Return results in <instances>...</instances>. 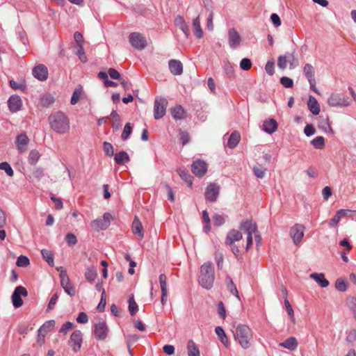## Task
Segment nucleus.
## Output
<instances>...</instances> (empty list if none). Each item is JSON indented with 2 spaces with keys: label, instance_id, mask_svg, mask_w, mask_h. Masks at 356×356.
<instances>
[{
  "label": "nucleus",
  "instance_id": "nucleus-61",
  "mask_svg": "<svg viewBox=\"0 0 356 356\" xmlns=\"http://www.w3.org/2000/svg\"><path fill=\"white\" fill-rule=\"evenodd\" d=\"M59 298V294L58 292L55 293L52 297L51 298L47 306V309L51 310L54 308V306L56 305L58 300Z\"/></svg>",
  "mask_w": 356,
  "mask_h": 356
},
{
  "label": "nucleus",
  "instance_id": "nucleus-27",
  "mask_svg": "<svg viewBox=\"0 0 356 356\" xmlns=\"http://www.w3.org/2000/svg\"><path fill=\"white\" fill-rule=\"evenodd\" d=\"M170 112L172 118L176 120H182L186 118V112L184 108L180 105L172 108Z\"/></svg>",
  "mask_w": 356,
  "mask_h": 356
},
{
  "label": "nucleus",
  "instance_id": "nucleus-5",
  "mask_svg": "<svg viewBox=\"0 0 356 356\" xmlns=\"http://www.w3.org/2000/svg\"><path fill=\"white\" fill-rule=\"evenodd\" d=\"M129 41L131 46L136 49L143 50L147 44L146 38L138 32H133L129 35Z\"/></svg>",
  "mask_w": 356,
  "mask_h": 356
},
{
  "label": "nucleus",
  "instance_id": "nucleus-34",
  "mask_svg": "<svg viewBox=\"0 0 356 356\" xmlns=\"http://www.w3.org/2000/svg\"><path fill=\"white\" fill-rule=\"evenodd\" d=\"M303 73L308 81L315 79L314 67L309 63H307L303 67Z\"/></svg>",
  "mask_w": 356,
  "mask_h": 356
},
{
  "label": "nucleus",
  "instance_id": "nucleus-40",
  "mask_svg": "<svg viewBox=\"0 0 356 356\" xmlns=\"http://www.w3.org/2000/svg\"><path fill=\"white\" fill-rule=\"evenodd\" d=\"M55 325V321L54 320H49L46 321L38 330L39 337L42 332L47 333L50 331Z\"/></svg>",
  "mask_w": 356,
  "mask_h": 356
},
{
  "label": "nucleus",
  "instance_id": "nucleus-23",
  "mask_svg": "<svg viewBox=\"0 0 356 356\" xmlns=\"http://www.w3.org/2000/svg\"><path fill=\"white\" fill-rule=\"evenodd\" d=\"M8 105L11 112H16L22 107V99L17 95H12L8 100Z\"/></svg>",
  "mask_w": 356,
  "mask_h": 356
},
{
  "label": "nucleus",
  "instance_id": "nucleus-63",
  "mask_svg": "<svg viewBox=\"0 0 356 356\" xmlns=\"http://www.w3.org/2000/svg\"><path fill=\"white\" fill-rule=\"evenodd\" d=\"M252 65L251 60L249 58H243L240 63V67L243 70H248Z\"/></svg>",
  "mask_w": 356,
  "mask_h": 356
},
{
  "label": "nucleus",
  "instance_id": "nucleus-25",
  "mask_svg": "<svg viewBox=\"0 0 356 356\" xmlns=\"http://www.w3.org/2000/svg\"><path fill=\"white\" fill-rule=\"evenodd\" d=\"M277 129V123L274 119L265 120L263 123V130L267 134H271L276 131Z\"/></svg>",
  "mask_w": 356,
  "mask_h": 356
},
{
  "label": "nucleus",
  "instance_id": "nucleus-38",
  "mask_svg": "<svg viewBox=\"0 0 356 356\" xmlns=\"http://www.w3.org/2000/svg\"><path fill=\"white\" fill-rule=\"evenodd\" d=\"M41 254L43 259L48 263V264L51 266H54V260L52 252L47 249H43L41 250Z\"/></svg>",
  "mask_w": 356,
  "mask_h": 356
},
{
  "label": "nucleus",
  "instance_id": "nucleus-42",
  "mask_svg": "<svg viewBox=\"0 0 356 356\" xmlns=\"http://www.w3.org/2000/svg\"><path fill=\"white\" fill-rule=\"evenodd\" d=\"M138 310V306L134 300V296L131 295L129 298V312L131 316L136 314Z\"/></svg>",
  "mask_w": 356,
  "mask_h": 356
},
{
  "label": "nucleus",
  "instance_id": "nucleus-54",
  "mask_svg": "<svg viewBox=\"0 0 356 356\" xmlns=\"http://www.w3.org/2000/svg\"><path fill=\"white\" fill-rule=\"evenodd\" d=\"M106 303V291H103L101 295V299L99 305L97 307V309L99 312H102L104 310Z\"/></svg>",
  "mask_w": 356,
  "mask_h": 356
},
{
  "label": "nucleus",
  "instance_id": "nucleus-51",
  "mask_svg": "<svg viewBox=\"0 0 356 356\" xmlns=\"http://www.w3.org/2000/svg\"><path fill=\"white\" fill-rule=\"evenodd\" d=\"M335 288L339 291H346L347 289L346 282L343 279L339 278L335 282Z\"/></svg>",
  "mask_w": 356,
  "mask_h": 356
},
{
  "label": "nucleus",
  "instance_id": "nucleus-49",
  "mask_svg": "<svg viewBox=\"0 0 356 356\" xmlns=\"http://www.w3.org/2000/svg\"><path fill=\"white\" fill-rule=\"evenodd\" d=\"M132 132V127L131 123L128 122L125 124L123 131L121 135V138L123 140H127Z\"/></svg>",
  "mask_w": 356,
  "mask_h": 356
},
{
  "label": "nucleus",
  "instance_id": "nucleus-28",
  "mask_svg": "<svg viewBox=\"0 0 356 356\" xmlns=\"http://www.w3.org/2000/svg\"><path fill=\"white\" fill-rule=\"evenodd\" d=\"M280 346L293 351L295 350L298 347V341L295 337H291L286 339L284 342L281 343Z\"/></svg>",
  "mask_w": 356,
  "mask_h": 356
},
{
  "label": "nucleus",
  "instance_id": "nucleus-9",
  "mask_svg": "<svg viewBox=\"0 0 356 356\" xmlns=\"http://www.w3.org/2000/svg\"><path fill=\"white\" fill-rule=\"evenodd\" d=\"M21 296L24 297L27 296L28 291L24 286H18L15 289L11 296L13 305L15 308H19L23 305V300L21 298Z\"/></svg>",
  "mask_w": 356,
  "mask_h": 356
},
{
  "label": "nucleus",
  "instance_id": "nucleus-4",
  "mask_svg": "<svg viewBox=\"0 0 356 356\" xmlns=\"http://www.w3.org/2000/svg\"><path fill=\"white\" fill-rule=\"evenodd\" d=\"M57 270L60 273V285L65 292L71 297L74 296L76 294V289L73 284L71 282L66 270L62 266L58 268Z\"/></svg>",
  "mask_w": 356,
  "mask_h": 356
},
{
  "label": "nucleus",
  "instance_id": "nucleus-50",
  "mask_svg": "<svg viewBox=\"0 0 356 356\" xmlns=\"http://www.w3.org/2000/svg\"><path fill=\"white\" fill-rule=\"evenodd\" d=\"M213 225L215 226L219 227L222 225L225 222V218L220 214L215 213L212 216Z\"/></svg>",
  "mask_w": 356,
  "mask_h": 356
},
{
  "label": "nucleus",
  "instance_id": "nucleus-46",
  "mask_svg": "<svg viewBox=\"0 0 356 356\" xmlns=\"http://www.w3.org/2000/svg\"><path fill=\"white\" fill-rule=\"evenodd\" d=\"M41 104L43 106H49L54 102V98L49 94L44 95L40 99Z\"/></svg>",
  "mask_w": 356,
  "mask_h": 356
},
{
  "label": "nucleus",
  "instance_id": "nucleus-12",
  "mask_svg": "<svg viewBox=\"0 0 356 356\" xmlns=\"http://www.w3.org/2000/svg\"><path fill=\"white\" fill-rule=\"evenodd\" d=\"M305 227L301 224H296L290 229V235L293 243L298 245L304 236Z\"/></svg>",
  "mask_w": 356,
  "mask_h": 356
},
{
  "label": "nucleus",
  "instance_id": "nucleus-13",
  "mask_svg": "<svg viewBox=\"0 0 356 356\" xmlns=\"http://www.w3.org/2000/svg\"><path fill=\"white\" fill-rule=\"evenodd\" d=\"M220 187L216 184H209L205 191V198L211 202H216L219 195Z\"/></svg>",
  "mask_w": 356,
  "mask_h": 356
},
{
  "label": "nucleus",
  "instance_id": "nucleus-16",
  "mask_svg": "<svg viewBox=\"0 0 356 356\" xmlns=\"http://www.w3.org/2000/svg\"><path fill=\"white\" fill-rule=\"evenodd\" d=\"M32 74L35 78L42 81L47 80L48 77L47 68L42 64L35 66L33 69Z\"/></svg>",
  "mask_w": 356,
  "mask_h": 356
},
{
  "label": "nucleus",
  "instance_id": "nucleus-20",
  "mask_svg": "<svg viewBox=\"0 0 356 356\" xmlns=\"http://www.w3.org/2000/svg\"><path fill=\"white\" fill-rule=\"evenodd\" d=\"M318 127L323 132L327 134L333 135L334 131L330 126L329 118L321 116L318 122Z\"/></svg>",
  "mask_w": 356,
  "mask_h": 356
},
{
  "label": "nucleus",
  "instance_id": "nucleus-6",
  "mask_svg": "<svg viewBox=\"0 0 356 356\" xmlns=\"http://www.w3.org/2000/svg\"><path fill=\"white\" fill-rule=\"evenodd\" d=\"M327 104L330 106H348L350 104L349 98L343 95L332 93L327 99Z\"/></svg>",
  "mask_w": 356,
  "mask_h": 356
},
{
  "label": "nucleus",
  "instance_id": "nucleus-8",
  "mask_svg": "<svg viewBox=\"0 0 356 356\" xmlns=\"http://www.w3.org/2000/svg\"><path fill=\"white\" fill-rule=\"evenodd\" d=\"M168 102L164 98H156L154 105V117L158 120L163 118L165 114Z\"/></svg>",
  "mask_w": 356,
  "mask_h": 356
},
{
  "label": "nucleus",
  "instance_id": "nucleus-53",
  "mask_svg": "<svg viewBox=\"0 0 356 356\" xmlns=\"http://www.w3.org/2000/svg\"><path fill=\"white\" fill-rule=\"evenodd\" d=\"M29 264V259L27 257L20 255L16 261V265L19 267H26Z\"/></svg>",
  "mask_w": 356,
  "mask_h": 356
},
{
  "label": "nucleus",
  "instance_id": "nucleus-3",
  "mask_svg": "<svg viewBox=\"0 0 356 356\" xmlns=\"http://www.w3.org/2000/svg\"><path fill=\"white\" fill-rule=\"evenodd\" d=\"M234 336L241 346L246 349L250 347V340L252 338V332L246 325L238 324L234 332Z\"/></svg>",
  "mask_w": 356,
  "mask_h": 356
},
{
  "label": "nucleus",
  "instance_id": "nucleus-30",
  "mask_svg": "<svg viewBox=\"0 0 356 356\" xmlns=\"http://www.w3.org/2000/svg\"><path fill=\"white\" fill-rule=\"evenodd\" d=\"M188 356H200V350L193 340H189L187 343Z\"/></svg>",
  "mask_w": 356,
  "mask_h": 356
},
{
  "label": "nucleus",
  "instance_id": "nucleus-55",
  "mask_svg": "<svg viewBox=\"0 0 356 356\" xmlns=\"http://www.w3.org/2000/svg\"><path fill=\"white\" fill-rule=\"evenodd\" d=\"M76 54L78 56L79 58L83 62L86 63L87 61V57L85 54V51L83 49V45L77 46V50L76 51Z\"/></svg>",
  "mask_w": 356,
  "mask_h": 356
},
{
  "label": "nucleus",
  "instance_id": "nucleus-19",
  "mask_svg": "<svg viewBox=\"0 0 356 356\" xmlns=\"http://www.w3.org/2000/svg\"><path fill=\"white\" fill-rule=\"evenodd\" d=\"M243 238L241 232L236 229H231L227 235L225 241V245H232L236 241H240Z\"/></svg>",
  "mask_w": 356,
  "mask_h": 356
},
{
  "label": "nucleus",
  "instance_id": "nucleus-35",
  "mask_svg": "<svg viewBox=\"0 0 356 356\" xmlns=\"http://www.w3.org/2000/svg\"><path fill=\"white\" fill-rule=\"evenodd\" d=\"M177 172L183 180H184L188 186L193 184L192 177L185 168H179Z\"/></svg>",
  "mask_w": 356,
  "mask_h": 356
},
{
  "label": "nucleus",
  "instance_id": "nucleus-36",
  "mask_svg": "<svg viewBox=\"0 0 356 356\" xmlns=\"http://www.w3.org/2000/svg\"><path fill=\"white\" fill-rule=\"evenodd\" d=\"M215 332L218 337V339L220 341V342L223 343L225 346H227L228 339L222 327L220 326L216 327L215 329Z\"/></svg>",
  "mask_w": 356,
  "mask_h": 356
},
{
  "label": "nucleus",
  "instance_id": "nucleus-24",
  "mask_svg": "<svg viewBox=\"0 0 356 356\" xmlns=\"http://www.w3.org/2000/svg\"><path fill=\"white\" fill-rule=\"evenodd\" d=\"M309 277L314 280L323 288H326L329 286V281L325 278V275L322 273H313L309 275Z\"/></svg>",
  "mask_w": 356,
  "mask_h": 356
},
{
  "label": "nucleus",
  "instance_id": "nucleus-26",
  "mask_svg": "<svg viewBox=\"0 0 356 356\" xmlns=\"http://www.w3.org/2000/svg\"><path fill=\"white\" fill-rule=\"evenodd\" d=\"M307 106H308V108L309 110L312 112V114L316 115H318L319 113H320V106H319V104L318 103L316 99L310 95L309 97V99H308V102H307Z\"/></svg>",
  "mask_w": 356,
  "mask_h": 356
},
{
  "label": "nucleus",
  "instance_id": "nucleus-7",
  "mask_svg": "<svg viewBox=\"0 0 356 356\" xmlns=\"http://www.w3.org/2000/svg\"><path fill=\"white\" fill-rule=\"evenodd\" d=\"M112 216L109 213H104L102 218H97L91 222V227L95 231L106 229L111 223Z\"/></svg>",
  "mask_w": 356,
  "mask_h": 356
},
{
  "label": "nucleus",
  "instance_id": "nucleus-29",
  "mask_svg": "<svg viewBox=\"0 0 356 356\" xmlns=\"http://www.w3.org/2000/svg\"><path fill=\"white\" fill-rule=\"evenodd\" d=\"M132 231L136 235H138L140 238H143L144 234L143 231V225L138 218L136 217L132 223Z\"/></svg>",
  "mask_w": 356,
  "mask_h": 356
},
{
  "label": "nucleus",
  "instance_id": "nucleus-58",
  "mask_svg": "<svg viewBox=\"0 0 356 356\" xmlns=\"http://www.w3.org/2000/svg\"><path fill=\"white\" fill-rule=\"evenodd\" d=\"M104 151L108 156H112L114 154L113 145L108 142H104L103 144Z\"/></svg>",
  "mask_w": 356,
  "mask_h": 356
},
{
  "label": "nucleus",
  "instance_id": "nucleus-44",
  "mask_svg": "<svg viewBox=\"0 0 356 356\" xmlns=\"http://www.w3.org/2000/svg\"><path fill=\"white\" fill-rule=\"evenodd\" d=\"M311 143L316 149H321L325 146V139L323 136H317L311 141Z\"/></svg>",
  "mask_w": 356,
  "mask_h": 356
},
{
  "label": "nucleus",
  "instance_id": "nucleus-62",
  "mask_svg": "<svg viewBox=\"0 0 356 356\" xmlns=\"http://www.w3.org/2000/svg\"><path fill=\"white\" fill-rule=\"evenodd\" d=\"M280 83L284 87L287 88H292L293 86V80L286 76L282 77L280 79Z\"/></svg>",
  "mask_w": 356,
  "mask_h": 356
},
{
  "label": "nucleus",
  "instance_id": "nucleus-2",
  "mask_svg": "<svg viewBox=\"0 0 356 356\" xmlns=\"http://www.w3.org/2000/svg\"><path fill=\"white\" fill-rule=\"evenodd\" d=\"M215 280L214 267L211 262H206L200 267L199 284L206 289H210L213 285Z\"/></svg>",
  "mask_w": 356,
  "mask_h": 356
},
{
  "label": "nucleus",
  "instance_id": "nucleus-64",
  "mask_svg": "<svg viewBox=\"0 0 356 356\" xmlns=\"http://www.w3.org/2000/svg\"><path fill=\"white\" fill-rule=\"evenodd\" d=\"M356 340V330L352 329L347 333L346 341L348 343H353Z\"/></svg>",
  "mask_w": 356,
  "mask_h": 356
},
{
  "label": "nucleus",
  "instance_id": "nucleus-59",
  "mask_svg": "<svg viewBox=\"0 0 356 356\" xmlns=\"http://www.w3.org/2000/svg\"><path fill=\"white\" fill-rule=\"evenodd\" d=\"M65 240L70 246L74 245L77 243V238L72 233H68L65 236Z\"/></svg>",
  "mask_w": 356,
  "mask_h": 356
},
{
  "label": "nucleus",
  "instance_id": "nucleus-18",
  "mask_svg": "<svg viewBox=\"0 0 356 356\" xmlns=\"http://www.w3.org/2000/svg\"><path fill=\"white\" fill-rule=\"evenodd\" d=\"M29 143V139L26 134H22L17 136L15 143L17 150L19 153H23L26 151L27 145Z\"/></svg>",
  "mask_w": 356,
  "mask_h": 356
},
{
  "label": "nucleus",
  "instance_id": "nucleus-21",
  "mask_svg": "<svg viewBox=\"0 0 356 356\" xmlns=\"http://www.w3.org/2000/svg\"><path fill=\"white\" fill-rule=\"evenodd\" d=\"M170 72L175 76L181 75L183 72V65L180 60L172 59L168 62Z\"/></svg>",
  "mask_w": 356,
  "mask_h": 356
},
{
  "label": "nucleus",
  "instance_id": "nucleus-11",
  "mask_svg": "<svg viewBox=\"0 0 356 356\" xmlns=\"http://www.w3.org/2000/svg\"><path fill=\"white\" fill-rule=\"evenodd\" d=\"M207 163L201 159L195 161L191 165L192 172L198 177H203L207 171Z\"/></svg>",
  "mask_w": 356,
  "mask_h": 356
},
{
  "label": "nucleus",
  "instance_id": "nucleus-32",
  "mask_svg": "<svg viewBox=\"0 0 356 356\" xmlns=\"http://www.w3.org/2000/svg\"><path fill=\"white\" fill-rule=\"evenodd\" d=\"M241 140V136L240 134L237 131H234L231 134L228 142H227V146L233 149L239 143Z\"/></svg>",
  "mask_w": 356,
  "mask_h": 356
},
{
  "label": "nucleus",
  "instance_id": "nucleus-1",
  "mask_svg": "<svg viewBox=\"0 0 356 356\" xmlns=\"http://www.w3.org/2000/svg\"><path fill=\"white\" fill-rule=\"evenodd\" d=\"M51 129L59 134H65L70 131V122L67 115L62 111L52 113L48 118Z\"/></svg>",
  "mask_w": 356,
  "mask_h": 356
},
{
  "label": "nucleus",
  "instance_id": "nucleus-47",
  "mask_svg": "<svg viewBox=\"0 0 356 356\" xmlns=\"http://www.w3.org/2000/svg\"><path fill=\"white\" fill-rule=\"evenodd\" d=\"M223 67L225 72L229 77H233L234 74V68L229 60H225L223 61Z\"/></svg>",
  "mask_w": 356,
  "mask_h": 356
},
{
  "label": "nucleus",
  "instance_id": "nucleus-22",
  "mask_svg": "<svg viewBox=\"0 0 356 356\" xmlns=\"http://www.w3.org/2000/svg\"><path fill=\"white\" fill-rule=\"evenodd\" d=\"M175 24L179 28L188 38L190 36V30L185 19L180 15H177L175 19Z\"/></svg>",
  "mask_w": 356,
  "mask_h": 356
},
{
  "label": "nucleus",
  "instance_id": "nucleus-41",
  "mask_svg": "<svg viewBox=\"0 0 356 356\" xmlns=\"http://www.w3.org/2000/svg\"><path fill=\"white\" fill-rule=\"evenodd\" d=\"M111 115L113 118L112 127L114 131H118L121 126L120 116L116 111H113Z\"/></svg>",
  "mask_w": 356,
  "mask_h": 356
},
{
  "label": "nucleus",
  "instance_id": "nucleus-56",
  "mask_svg": "<svg viewBox=\"0 0 356 356\" xmlns=\"http://www.w3.org/2000/svg\"><path fill=\"white\" fill-rule=\"evenodd\" d=\"M284 305H285L286 312L288 313V315L291 318V321L293 323H294L295 322L294 312H293V309L289 300H284Z\"/></svg>",
  "mask_w": 356,
  "mask_h": 356
},
{
  "label": "nucleus",
  "instance_id": "nucleus-14",
  "mask_svg": "<svg viewBox=\"0 0 356 356\" xmlns=\"http://www.w3.org/2000/svg\"><path fill=\"white\" fill-rule=\"evenodd\" d=\"M108 329L104 322H99L95 325L94 334L97 340H104L108 335Z\"/></svg>",
  "mask_w": 356,
  "mask_h": 356
},
{
  "label": "nucleus",
  "instance_id": "nucleus-33",
  "mask_svg": "<svg viewBox=\"0 0 356 356\" xmlns=\"http://www.w3.org/2000/svg\"><path fill=\"white\" fill-rule=\"evenodd\" d=\"M193 26L195 31V35L197 38H202L203 37V31L200 25V17L197 16L193 20Z\"/></svg>",
  "mask_w": 356,
  "mask_h": 356
},
{
  "label": "nucleus",
  "instance_id": "nucleus-60",
  "mask_svg": "<svg viewBox=\"0 0 356 356\" xmlns=\"http://www.w3.org/2000/svg\"><path fill=\"white\" fill-rule=\"evenodd\" d=\"M74 327V324L70 321L65 322L60 327L59 332L66 334L67 332Z\"/></svg>",
  "mask_w": 356,
  "mask_h": 356
},
{
  "label": "nucleus",
  "instance_id": "nucleus-31",
  "mask_svg": "<svg viewBox=\"0 0 356 356\" xmlns=\"http://www.w3.org/2000/svg\"><path fill=\"white\" fill-rule=\"evenodd\" d=\"M114 160L117 164L123 165L129 162L130 159L129 154L126 152L121 151L115 154Z\"/></svg>",
  "mask_w": 356,
  "mask_h": 356
},
{
  "label": "nucleus",
  "instance_id": "nucleus-39",
  "mask_svg": "<svg viewBox=\"0 0 356 356\" xmlns=\"http://www.w3.org/2000/svg\"><path fill=\"white\" fill-rule=\"evenodd\" d=\"M286 56L287 57V61L289 63L290 69H294L299 65V60L295 56L294 52L286 53Z\"/></svg>",
  "mask_w": 356,
  "mask_h": 356
},
{
  "label": "nucleus",
  "instance_id": "nucleus-48",
  "mask_svg": "<svg viewBox=\"0 0 356 356\" xmlns=\"http://www.w3.org/2000/svg\"><path fill=\"white\" fill-rule=\"evenodd\" d=\"M0 170L5 171L8 177H11L14 175V172L10 165L6 161L0 163Z\"/></svg>",
  "mask_w": 356,
  "mask_h": 356
},
{
  "label": "nucleus",
  "instance_id": "nucleus-15",
  "mask_svg": "<svg viewBox=\"0 0 356 356\" xmlns=\"http://www.w3.org/2000/svg\"><path fill=\"white\" fill-rule=\"evenodd\" d=\"M228 42L229 47L235 49L241 42V37L235 29H230L228 31Z\"/></svg>",
  "mask_w": 356,
  "mask_h": 356
},
{
  "label": "nucleus",
  "instance_id": "nucleus-43",
  "mask_svg": "<svg viewBox=\"0 0 356 356\" xmlns=\"http://www.w3.org/2000/svg\"><path fill=\"white\" fill-rule=\"evenodd\" d=\"M40 157L39 152L36 149H33L30 152L29 155V162L31 165H35Z\"/></svg>",
  "mask_w": 356,
  "mask_h": 356
},
{
  "label": "nucleus",
  "instance_id": "nucleus-52",
  "mask_svg": "<svg viewBox=\"0 0 356 356\" xmlns=\"http://www.w3.org/2000/svg\"><path fill=\"white\" fill-rule=\"evenodd\" d=\"M347 305L350 309L353 312L354 317L356 320V298H349L347 300Z\"/></svg>",
  "mask_w": 356,
  "mask_h": 356
},
{
  "label": "nucleus",
  "instance_id": "nucleus-17",
  "mask_svg": "<svg viewBox=\"0 0 356 356\" xmlns=\"http://www.w3.org/2000/svg\"><path fill=\"white\" fill-rule=\"evenodd\" d=\"M240 229L243 231L247 236H252V234L258 232L256 223L252 220H248L241 223Z\"/></svg>",
  "mask_w": 356,
  "mask_h": 356
},
{
  "label": "nucleus",
  "instance_id": "nucleus-37",
  "mask_svg": "<svg viewBox=\"0 0 356 356\" xmlns=\"http://www.w3.org/2000/svg\"><path fill=\"white\" fill-rule=\"evenodd\" d=\"M226 282H227V289L229 291V292L231 293H232L234 296H235L238 299H239V295H238L237 288H236V285L234 284L232 279L229 276H227L226 278Z\"/></svg>",
  "mask_w": 356,
  "mask_h": 356
},
{
  "label": "nucleus",
  "instance_id": "nucleus-57",
  "mask_svg": "<svg viewBox=\"0 0 356 356\" xmlns=\"http://www.w3.org/2000/svg\"><path fill=\"white\" fill-rule=\"evenodd\" d=\"M287 57L285 55H283V56H280L277 58V67L281 69V70H284L286 67V65H287Z\"/></svg>",
  "mask_w": 356,
  "mask_h": 356
},
{
  "label": "nucleus",
  "instance_id": "nucleus-45",
  "mask_svg": "<svg viewBox=\"0 0 356 356\" xmlns=\"http://www.w3.org/2000/svg\"><path fill=\"white\" fill-rule=\"evenodd\" d=\"M97 273L94 268H88L85 273L86 279L90 282H92L97 277Z\"/></svg>",
  "mask_w": 356,
  "mask_h": 356
},
{
  "label": "nucleus",
  "instance_id": "nucleus-10",
  "mask_svg": "<svg viewBox=\"0 0 356 356\" xmlns=\"http://www.w3.org/2000/svg\"><path fill=\"white\" fill-rule=\"evenodd\" d=\"M82 342L83 334L80 330H77L72 333L68 344L72 348V350L76 353L81 349Z\"/></svg>",
  "mask_w": 356,
  "mask_h": 356
}]
</instances>
